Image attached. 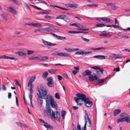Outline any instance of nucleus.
I'll return each instance as SVG.
<instances>
[{"instance_id": "19", "label": "nucleus", "mask_w": 130, "mask_h": 130, "mask_svg": "<svg viewBox=\"0 0 130 130\" xmlns=\"http://www.w3.org/2000/svg\"><path fill=\"white\" fill-rule=\"evenodd\" d=\"M17 54L19 56H23L26 54V52L25 51H23L22 52H18L17 53Z\"/></svg>"}, {"instance_id": "46", "label": "nucleus", "mask_w": 130, "mask_h": 130, "mask_svg": "<svg viewBox=\"0 0 130 130\" xmlns=\"http://www.w3.org/2000/svg\"><path fill=\"white\" fill-rule=\"evenodd\" d=\"M15 80L16 85L20 87H21V85L19 82L16 79H15Z\"/></svg>"}, {"instance_id": "51", "label": "nucleus", "mask_w": 130, "mask_h": 130, "mask_svg": "<svg viewBox=\"0 0 130 130\" xmlns=\"http://www.w3.org/2000/svg\"><path fill=\"white\" fill-rule=\"evenodd\" d=\"M1 16L4 19H5L7 18V17L6 15L4 13H3L1 15Z\"/></svg>"}, {"instance_id": "35", "label": "nucleus", "mask_w": 130, "mask_h": 130, "mask_svg": "<svg viewBox=\"0 0 130 130\" xmlns=\"http://www.w3.org/2000/svg\"><path fill=\"white\" fill-rule=\"evenodd\" d=\"M81 38L85 42H88L89 41V39H87L83 37L82 36Z\"/></svg>"}, {"instance_id": "59", "label": "nucleus", "mask_w": 130, "mask_h": 130, "mask_svg": "<svg viewBox=\"0 0 130 130\" xmlns=\"http://www.w3.org/2000/svg\"><path fill=\"white\" fill-rule=\"evenodd\" d=\"M29 97L30 99V101H31L32 99V94L31 93H29Z\"/></svg>"}, {"instance_id": "62", "label": "nucleus", "mask_w": 130, "mask_h": 130, "mask_svg": "<svg viewBox=\"0 0 130 130\" xmlns=\"http://www.w3.org/2000/svg\"><path fill=\"white\" fill-rule=\"evenodd\" d=\"M58 79L59 80H61L62 79V77L59 75H58Z\"/></svg>"}, {"instance_id": "10", "label": "nucleus", "mask_w": 130, "mask_h": 130, "mask_svg": "<svg viewBox=\"0 0 130 130\" xmlns=\"http://www.w3.org/2000/svg\"><path fill=\"white\" fill-rule=\"evenodd\" d=\"M47 85L50 87H51L52 86L53 84V78L52 77H48L47 79Z\"/></svg>"}, {"instance_id": "27", "label": "nucleus", "mask_w": 130, "mask_h": 130, "mask_svg": "<svg viewBox=\"0 0 130 130\" xmlns=\"http://www.w3.org/2000/svg\"><path fill=\"white\" fill-rule=\"evenodd\" d=\"M10 1H13L14 3L18 5H21L20 3L18 0H9Z\"/></svg>"}, {"instance_id": "5", "label": "nucleus", "mask_w": 130, "mask_h": 130, "mask_svg": "<svg viewBox=\"0 0 130 130\" xmlns=\"http://www.w3.org/2000/svg\"><path fill=\"white\" fill-rule=\"evenodd\" d=\"M39 120L40 122L44 124V125L46 128L50 129H52L53 128V127L47 123L45 122L44 121L41 119H39Z\"/></svg>"}, {"instance_id": "53", "label": "nucleus", "mask_w": 130, "mask_h": 130, "mask_svg": "<svg viewBox=\"0 0 130 130\" xmlns=\"http://www.w3.org/2000/svg\"><path fill=\"white\" fill-rule=\"evenodd\" d=\"M35 59V57L34 56H32L31 57H29L28 58V60H34Z\"/></svg>"}, {"instance_id": "52", "label": "nucleus", "mask_w": 130, "mask_h": 130, "mask_svg": "<svg viewBox=\"0 0 130 130\" xmlns=\"http://www.w3.org/2000/svg\"><path fill=\"white\" fill-rule=\"evenodd\" d=\"M89 29L88 28H79L78 29V30H83L84 31H87L89 30Z\"/></svg>"}, {"instance_id": "1", "label": "nucleus", "mask_w": 130, "mask_h": 130, "mask_svg": "<svg viewBox=\"0 0 130 130\" xmlns=\"http://www.w3.org/2000/svg\"><path fill=\"white\" fill-rule=\"evenodd\" d=\"M41 92H39L40 94L46 100V102L47 104L49 105L50 103L54 99L52 96L50 94H48L47 95V90L46 89L43 87H40Z\"/></svg>"}, {"instance_id": "39", "label": "nucleus", "mask_w": 130, "mask_h": 130, "mask_svg": "<svg viewBox=\"0 0 130 130\" xmlns=\"http://www.w3.org/2000/svg\"><path fill=\"white\" fill-rule=\"evenodd\" d=\"M24 7L26 8L27 9H30L29 7L26 3L25 2L24 3Z\"/></svg>"}, {"instance_id": "48", "label": "nucleus", "mask_w": 130, "mask_h": 130, "mask_svg": "<svg viewBox=\"0 0 130 130\" xmlns=\"http://www.w3.org/2000/svg\"><path fill=\"white\" fill-rule=\"evenodd\" d=\"M127 115H128L126 113H121L120 115V116L121 117H123L126 116H127Z\"/></svg>"}, {"instance_id": "26", "label": "nucleus", "mask_w": 130, "mask_h": 130, "mask_svg": "<svg viewBox=\"0 0 130 130\" xmlns=\"http://www.w3.org/2000/svg\"><path fill=\"white\" fill-rule=\"evenodd\" d=\"M112 26L113 27L115 28L118 29L120 30H123V28H122L121 27L118 25H112Z\"/></svg>"}, {"instance_id": "40", "label": "nucleus", "mask_w": 130, "mask_h": 130, "mask_svg": "<svg viewBox=\"0 0 130 130\" xmlns=\"http://www.w3.org/2000/svg\"><path fill=\"white\" fill-rule=\"evenodd\" d=\"M48 58V57L47 56H41V59L42 60H47Z\"/></svg>"}, {"instance_id": "23", "label": "nucleus", "mask_w": 130, "mask_h": 130, "mask_svg": "<svg viewBox=\"0 0 130 130\" xmlns=\"http://www.w3.org/2000/svg\"><path fill=\"white\" fill-rule=\"evenodd\" d=\"M53 27L52 26L49 27H48L44 28L43 29V30H45L48 32L51 31L52 30Z\"/></svg>"}, {"instance_id": "9", "label": "nucleus", "mask_w": 130, "mask_h": 130, "mask_svg": "<svg viewBox=\"0 0 130 130\" xmlns=\"http://www.w3.org/2000/svg\"><path fill=\"white\" fill-rule=\"evenodd\" d=\"M85 123H86V125L87 124V123L91 121L88 117V112L86 110H85Z\"/></svg>"}, {"instance_id": "14", "label": "nucleus", "mask_w": 130, "mask_h": 130, "mask_svg": "<svg viewBox=\"0 0 130 130\" xmlns=\"http://www.w3.org/2000/svg\"><path fill=\"white\" fill-rule=\"evenodd\" d=\"M67 5L68 7H70L73 9L77 8L78 7V6L77 4L70 3L67 4Z\"/></svg>"}, {"instance_id": "63", "label": "nucleus", "mask_w": 130, "mask_h": 130, "mask_svg": "<svg viewBox=\"0 0 130 130\" xmlns=\"http://www.w3.org/2000/svg\"><path fill=\"white\" fill-rule=\"evenodd\" d=\"M74 69L77 71H78L79 69V67L78 66L77 67H74Z\"/></svg>"}, {"instance_id": "2", "label": "nucleus", "mask_w": 130, "mask_h": 130, "mask_svg": "<svg viewBox=\"0 0 130 130\" xmlns=\"http://www.w3.org/2000/svg\"><path fill=\"white\" fill-rule=\"evenodd\" d=\"M46 112L47 115L50 116L51 118L54 119H55L58 121L60 122V113L58 111H56V116H55V112L53 110H52V112H51V109L50 108L49 106H47L46 107Z\"/></svg>"}, {"instance_id": "28", "label": "nucleus", "mask_w": 130, "mask_h": 130, "mask_svg": "<svg viewBox=\"0 0 130 130\" xmlns=\"http://www.w3.org/2000/svg\"><path fill=\"white\" fill-rule=\"evenodd\" d=\"M105 25V24L103 23H99L97 24L96 26L97 27H102Z\"/></svg>"}, {"instance_id": "60", "label": "nucleus", "mask_w": 130, "mask_h": 130, "mask_svg": "<svg viewBox=\"0 0 130 130\" xmlns=\"http://www.w3.org/2000/svg\"><path fill=\"white\" fill-rule=\"evenodd\" d=\"M15 99H16V102L17 105V106H18L19 105V104H18V100L17 99V96H15Z\"/></svg>"}, {"instance_id": "20", "label": "nucleus", "mask_w": 130, "mask_h": 130, "mask_svg": "<svg viewBox=\"0 0 130 130\" xmlns=\"http://www.w3.org/2000/svg\"><path fill=\"white\" fill-rule=\"evenodd\" d=\"M57 71L56 69H51L48 70V71L51 74H54L55 72Z\"/></svg>"}, {"instance_id": "56", "label": "nucleus", "mask_w": 130, "mask_h": 130, "mask_svg": "<svg viewBox=\"0 0 130 130\" xmlns=\"http://www.w3.org/2000/svg\"><path fill=\"white\" fill-rule=\"evenodd\" d=\"M62 116H64L66 114V111L64 110H62L61 112Z\"/></svg>"}, {"instance_id": "43", "label": "nucleus", "mask_w": 130, "mask_h": 130, "mask_svg": "<svg viewBox=\"0 0 130 130\" xmlns=\"http://www.w3.org/2000/svg\"><path fill=\"white\" fill-rule=\"evenodd\" d=\"M87 6L88 7H97L98 6V5L97 4H89Z\"/></svg>"}, {"instance_id": "50", "label": "nucleus", "mask_w": 130, "mask_h": 130, "mask_svg": "<svg viewBox=\"0 0 130 130\" xmlns=\"http://www.w3.org/2000/svg\"><path fill=\"white\" fill-rule=\"evenodd\" d=\"M57 56L61 57H63V53H58L57 54Z\"/></svg>"}, {"instance_id": "24", "label": "nucleus", "mask_w": 130, "mask_h": 130, "mask_svg": "<svg viewBox=\"0 0 130 130\" xmlns=\"http://www.w3.org/2000/svg\"><path fill=\"white\" fill-rule=\"evenodd\" d=\"M33 26L38 27H40L41 26V24L39 23H33Z\"/></svg>"}, {"instance_id": "54", "label": "nucleus", "mask_w": 130, "mask_h": 130, "mask_svg": "<svg viewBox=\"0 0 130 130\" xmlns=\"http://www.w3.org/2000/svg\"><path fill=\"white\" fill-rule=\"evenodd\" d=\"M10 59L11 60H16V59L17 58H14L12 57H9L8 56V59Z\"/></svg>"}, {"instance_id": "33", "label": "nucleus", "mask_w": 130, "mask_h": 130, "mask_svg": "<svg viewBox=\"0 0 130 130\" xmlns=\"http://www.w3.org/2000/svg\"><path fill=\"white\" fill-rule=\"evenodd\" d=\"M55 98L58 99H59L60 98L59 94L58 93H55Z\"/></svg>"}, {"instance_id": "31", "label": "nucleus", "mask_w": 130, "mask_h": 130, "mask_svg": "<svg viewBox=\"0 0 130 130\" xmlns=\"http://www.w3.org/2000/svg\"><path fill=\"white\" fill-rule=\"evenodd\" d=\"M36 78V77L35 76H34L32 77H31L30 79V80L29 82L30 83H32L35 79Z\"/></svg>"}, {"instance_id": "11", "label": "nucleus", "mask_w": 130, "mask_h": 130, "mask_svg": "<svg viewBox=\"0 0 130 130\" xmlns=\"http://www.w3.org/2000/svg\"><path fill=\"white\" fill-rule=\"evenodd\" d=\"M42 40L43 43L46 45L50 46H53L57 44L56 43H53L51 42L45 41L43 39H42Z\"/></svg>"}, {"instance_id": "44", "label": "nucleus", "mask_w": 130, "mask_h": 130, "mask_svg": "<svg viewBox=\"0 0 130 130\" xmlns=\"http://www.w3.org/2000/svg\"><path fill=\"white\" fill-rule=\"evenodd\" d=\"M28 86V87H30V88H32V83L29 82Z\"/></svg>"}, {"instance_id": "58", "label": "nucleus", "mask_w": 130, "mask_h": 130, "mask_svg": "<svg viewBox=\"0 0 130 130\" xmlns=\"http://www.w3.org/2000/svg\"><path fill=\"white\" fill-rule=\"evenodd\" d=\"M116 54H113L109 56L110 57L112 58H115Z\"/></svg>"}, {"instance_id": "64", "label": "nucleus", "mask_w": 130, "mask_h": 130, "mask_svg": "<svg viewBox=\"0 0 130 130\" xmlns=\"http://www.w3.org/2000/svg\"><path fill=\"white\" fill-rule=\"evenodd\" d=\"M77 130H82L80 125L79 124L78 125H77Z\"/></svg>"}, {"instance_id": "61", "label": "nucleus", "mask_w": 130, "mask_h": 130, "mask_svg": "<svg viewBox=\"0 0 130 130\" xmlns=\"http://www.w3.org/2000/svg\"><path fill=\"white\" fill-rule=\"evenodd\" d=\"M104 81V79H101L98 81V83H101L103 82Z\"/></svg>"}, {"instance_id": "29", "label": "nucleus", "mask_w": 130, "mask_h": 130, "mask_svg": "<svg viewBox=\"0 0 130 130\" xmlns=\"http://www.w3.org/2000/svg\"><path fill=\"white\" fill-rule=\"evenodd\" d=\"M44 18H46L47 19L50 20L51 19H52L54 18V17L46 15L44 16Z\"/></svg>"}, {"instance_id": "41", "label": "nucleus", "mask_w": 130, "mask_h": 130, "mask_svg": "<svg viewBox=\"0 0 130 130\" xmlns=\"http://www.w3.org/2000/svg\"><path fill=\"white\" fill-rule=\"evenodd\" d=\"M91 68L92 69L95 70H98L100 69V67L98 66H94L91 67Z\"/></svg>"}, {"instance_id": "42", "label": "nucleus", "mask_w": 130, "mask_h": 130, "mask_svg": "<svg viewBox=\"0 0 130 130\" xmlns=\"http://www.w3.org/2000/svg\"><path fill=\"white\" fill-rule=\"evenodd\" d=\"M64 15H59L56 18V19H62V18H63Z\"/></svg>"}, {"instance_id": "8", "label": "nucleus", "mask_w": 130, "mask_h": 130, "mask_svg": "<svg viewBox=\"0 0 130 130\" xmlns=\"http://www.w3.org/2000/svg\"><path fill=\"white\" fill-rule=\"evenodd\" d=\"M9 12L14 15H16L17 13V11L12 7L9 6L7 8Z\"/></svg>"}, {"instance_id": "7", "label": "nucleus", "mask_w": 130, "mask_h": 130, "mask_svg": "<svg viewBox=\"0 0 130 130\" xmlns=\"http://www.w3.org/2000/svg\"><path fill=\"white\" fill-rule=\"evenodd\" d=\"M85 106L87 107H90L92 105V103L90 101L88 97L84 101Z\"/></svg>"}, {"instance_id": "17", "label": "nucleus", "mask_w": 130, "mask_h": 130, "mask_svg": "<svg viewBox=\"0 0 130 130\" xmlns=\"http://www.w3.org/2000/svg\"><path fill=\"white\" fill-rule=\"evenodd\" d=\"M37 94L38 98V99L37 100L38 103L41 105H42L43 102L42 100V96L40 94V95H39L38 93H37Z\"/></svg>"}, {"instance_id": "57", "label": "nucleus", "mask_w": 130, "mask_h": 130, "mask_svg": "<svg viewBox=\"0 0 130 130\" xmlns=\"http://www.w3.org/2000/svg\"><path fill=\"white\" fill-rule=\"evenodd\" d=\"M121 58L120 54H116V58Z\"/></svg>"}, {"instance_id": "12", "label": "nucleus", "mask_w": 130, "mask_h": 130, "mask_svg": "<svg viewBox=\"0 0 130 130\" xmlns=\"http://www.w3.org/2000/svg\"><path fill=\"white\" fill-rule=\"evenodd\" d=\"M51 105L52 108H55L56 110L57 109V103L56 101H54L53 100L50 104Z\"/></svg>"}, {"instance_id": "34", "label": "nucleus", "mask_w": 130, "mask_h": 130, "mask_svg": "<svg viewBox=\"0 0 130 130\" xmlns=\"http://www.w3.org/2000/svg\"><path fill=\"white\" fill-rule=\"evenodd\" d=\"M83 51H81V52L77 51L75 53V54L76 55H83L84 54Z\"/></svg>"}, {"instance_id": "47", "label": "nucleus", "mask_w": 130, "mask_h": 130, "mask_svg": "<svg viewBox=\"0 0 130 130\" xmlns=\"http://www.w3.org/2000/svg\"><path fill=\"white\" fill-rule=\"evenodd\" d=\"M63 56L68 57H71V56L69 54L65 53H63Z\"/></svg>"}, {"instance_id": "15", "label": "nucleus", "mask_w": 130, "mask_h": 130, "mask_svg": "<svg viewBox=\"0 0 130 130\" xmlns=\"http://www.w3.org/2000/svg\"><path fill=\"white\" fill-rule=\"evenodd\" d=\"M64 49L65 50H66L68 52H74L76 51H78L79 50V49L78 48H65Z\"/></svg>"}, {"instance_id": "16", "label": "nucleus", "mask_w": 130, "mask_h": 130, "mask_svg": "<svg viewBox=\"0 0 130 130\" xmlns=\"http://www.w3.org/2000/svg\"><path fill=\"white\" fill-rule=\"evenodd\" d=\"M93 57L99 59H106L105 56L102 55H97L94 56Z\"/></svg>"}, {"instance_id": "21", "label": "nucleus", "mask_w": 130, "mask_h": 130, "mask_svg": "<svg viewBox=\"0 0 130 130\" xmlns=\"http://www.w3.org/2000/svg\"><path fill=\"white\" fill-rule=\"evenodd\" d=\"M62 19L66 22L69 23L70 22V19L66 15H64Z\"/></svg>"}, {"instance_id": "3", "label": "nucleus", "mask_w": 130, "mask_h": 130, "mask_svg": "<svg viewBox=\"0 0 130 130\" xmlns=\"http://www.w3.org/2000/svg\"><path fill=\"white\" fill-rule=\"evenodd\" d=\"M92 72L91 71H89L88 70H87L83 73V75L84 76H88L89 80L90 82H93L95 80H97L99 76L93 74L94 76H93L91 74Z\"/></svg>"}, {"instance_id": "4", "label": "nucleus", "mask_w": 130, "mask_h": 130, "mask_svg": "<svg viewBox=\"0 0 130 130\" xmlns=\"http://www.w3.org/2000/svg\"><path fill=\"white\" fill-rule=\"evenodd\" d=\"M78 98L74 97V99L75 101L77 103H78L79 101L80 100H81L82 101H84L85 100L87 99L85 95L81 93H79L76 94Z\"/></svg>"}, {"instance_id": "6", "label": "nucleus", "mask_w": 130, "mask_h": 130, "mask_svg": "<svg viewBox=\"0 0 130 130\" xmlns=\"http://www.w3.org/2000/svg\"><path fill=\"white\" fill-rule=\"evenodd\" d=\"M117 121L118 123L127 122L128 123H130V118L128 116L125 117L121 119H118Z\"/></svg>"}, {"instance_id": "49", "label": "nucleus", "mask_w": 130, "mask_h": 130, "mask_svg": "<svg viewBox=\"0 0 130 130\" xmlns=\"http://www.w3.org/2000/svg\"><path fill=\"white\" fill-rule=\"evenodd\" d=\"M41 56H39L37 57H35V59H36L37 60H41Z\"/></svg>"}, {"instance_id": "38", "label": "nucleus", "mask_w": 130, "mask_h": 130, "mask_svg": "<svg viewBox=\"0 0 130 130\" xmlns=\"http://www.w3.org/2000/svg\"><path fill=\"white\" fill-rule=\"evenodd\" d=\"M34 52V51L33 50H28L27 52V55H30L31 54Z\"/></svg>"}, {"instance_id": "37", "label": "nucleus", "mask_w": 130, "mask_h": 130, "mask_svg": "<svg viewBox=\"0 0 130 130\" xmlns=\"http://www.w3.org/2000/svg\"><path fill=\"white\" fill-rule=\"evenodd\" d=\"M105 48L103 47H99L98 48H93L92 49L94 50H99L102 49H105Z\"/></svg>"}, {"instance_id": "13", "label": "nucleus", "mask_w": 130, "mask_h": 130, "mask_svg": "<svg viewBox=\"0 0 130 130\" xmlns=\"http://www.w3.org/2000/svg\"><path fill=\"white\" fill-rule=\"evenodd\" d=\"M50 34H52L53 36L56 37L57 39H58L63 40L66 39V37H62L57 36L54 33H50Z\"/></svg>"}, {"instance_id": "30", "label": "nucleus", "mask_w": 130, "mask_h": 130, "mask_svg": "<svg viewBox=\"0 0 130 130\" xmlns=\"http://www.w3.org/2000/svg\"><path fill=\"white\" fill-rule=\"evenodd\" d=\"M110 6L112 7V8L114 9H115L118 7V6H116L114 3H112Z\"/></svg>"}, {"instance_id": "32", "label": "nucleus", "mask_w": 130, "mask_h": 130, "mask_svg": "<svg viewBox=\"0 0 130 130\" xmlns=\"http://www.w3.org/2000/svg\"><path fill=\"white\" fill-rule=\"evenodd\" d=\"M68 33H71L72 34H78L80 33V31H69L68 32Z\"/></svg>"}, {"instance_id": "45", "label": "nucleus", "mask_w": 130, "mask_h": 130, "mask_svg": "<svg viewBox=\"0 0 130 130\" xmlns=\"http://www.w3.org/2000/svg\"><path fill=\"white\" fill-rule=\"evenodd\" d=\"M104 36L106 37H110L111 35L108 33H104Z\"/></svg>"}, {"instance_id": "18", "label": "nucleus", "mask_w": 130, "mask_h": 130, "mask_svg": "<svg viewBox=\"0 0 130 130\" xmlns=\"http://www.w3.org/2000/svg\"><path fill=\"white\" fill-rule=\"evenodd\" d=\"M102 20L103 21H105L106 22H109L110 23H112L113 22V21L111 20L109 18H107L106 17H104L102 18Z\"/></svg>"}, {"instance_id": "55", "label": "nucleus", "mask_w": 130, "mask_h": 130, "mask_svg": "<svg viewBox=\"0 0 130 130\" xmlns=\"http://www.w3.org/2000/svg\"><path fill=\"white\" fill-rule=\"evenodd\" d=\"M2 89L4 91H5L6 90V88L5 86V85H3L2 86Z\"/></svg>"}, {"instance_id": "25", "label": "nucleus", "mask_w": 130, "mask_h": 130, "mask_svg": "<svg viewBox=\"0 0 130 130\" xmlns=\"http://www.w3.org/2000/svg\"><path fill=\"white\" fill-rule=\"evenodd\" d=\"M48 73L47 71L44 72L42 74V76L44 78H46L48 75Z\"/></svg>"}, {"instance_id": "22", "label": "nucleus", "mask_w": 130, "mask_h": 130, "mask_svg": "<svg viewBox=\"0 0 130 130\" xmlns=\"http://www.w3.org/2000/svg\"><path fill=\"white\" fill-rule=\"evenodd\" d=\"M121 111V110L120 109H116L114 110L113 112L114 116H116Z\"/></svg>"}, {"instance_id": "36", "label": "nucleus", "mask_w": 130, "mask_h": 130, "mask_svg": "<svg viewBox=\"0 0 130 130\" xmlns=\"http://www.w3.org/2000/svg\"><path fill=\"white\" fill-rule=\"evenodd\" d=\"M129 38V36L128 35L123 34H122V36H121V38Z\"/></svg>"}]
</instances>
